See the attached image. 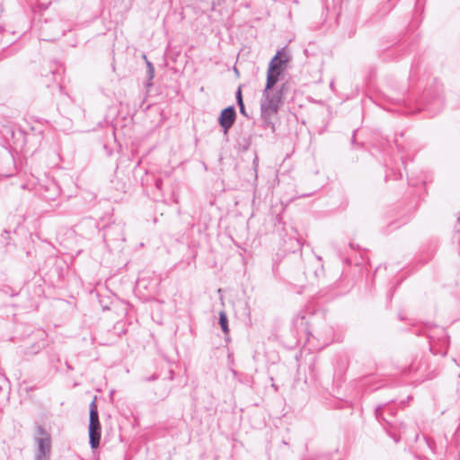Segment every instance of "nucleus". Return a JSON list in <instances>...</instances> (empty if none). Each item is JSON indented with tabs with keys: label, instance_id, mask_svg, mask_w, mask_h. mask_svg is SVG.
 Listing matches in <instances>:
<instances>
[{
	"label": "nucleus",
	"instance_id": "obj_1",
	"mask_svg": "<svg viewBox=\"0 0 460 460\" xmlns=\"http://www.w3.org/2000/svg\"><path fill=\"white\" fill-rule=\"evenodd\" d=\"M273 66L274 65L268 68L266 86L262 92V99L261 102V116L266 121L270 119L271 116L278 112L284 99L283 91L285 84H282L279 89H273L281 74V71L274 70Z\"/></svg>",
	"mask_w": 460,
	"mask_h": 460
},
{
	"label": "nucleus",
	"instance_id": "obj_2",
	"mask_svg": "<svg viewBox=\"0 0 460 460\" xmlns=\"http://www.w3.org/2000/svg\"><path fill=\"white\" fill-rule=\"evenodd\" d=\"M385 411L388 412L393 416L394 411L392 409L386 406L378 405L376 408L375 415L378 420H383L387 424L385 427L387 434L394 439L395 443H398L402 438V434L404 432L405 425L402 421L388 420L384 416Z\"/></svg>",
	"mask_w": 460,
	"mask_h": 460
},
{
	"label": "nucleus",
	"instance_id": "obj_3",
	"mask_svg": "<svg viewBox=\"0 0 460 460\" xmlns=\"http://www.w3.org/2000/svg\"><path fill=\"white\" fill-rule=\"evenodd\" d=\"M34 441L36 443L34 460H49L51 453V436L41 425L36 427Z\"/></svg>",
	"mask_w": 460,
	"mask_h": 460
},
{
	"label": "nucleus",
	"instance_id": "obj_4",
	"mask_svg": "<svg viewBox=\"0 0 460 460\" xmlns=\"http://www.w3.org/2000/svg\"><path fill=\"white\" fill-rule=\"evenodd\" d=\"M89 426H88V434H89V443L92 449H95L100 445L101 436H102V427L99 420V413L98 408L96 404V397L92 401L89 405Z\"/></svg>",
	"mask_w": 460,
	"mask_h": 460
},
{
	"label": "nucleus",
	"instance_id": "obj_5",
	"mask_svg": "<svg viewBox=\"0 0 460 460\" xmlns=\"http://www.w3.org/2000/svg\"><path fill=\"white\" fill-rule=\"evenodd\" d=\"M104 240L107 243L124 242V229L120 224H112L104 229Z\"/></svg>",
	"mask_w": 460,
	"mask_h": 460
},
{
	"label": "nucleus",
	"instance_id": "obj_6",
	"mask_svg": "<svg viewBox=\"0 0 460 460\" xmlns=\"http://www.w3.org/2000/svg\"><path fill=\"white\" fill-rule=\"evenodd\" d=\"M235 119L236 112L234 106H228L222 110L218 118V123L223 128L225 134H227L228 130L232 128Z\"/></svg>",
	"mask_w": 460,
	"mask_h": 460
},
{
	"label": "nucleus",
	"instance_id": "obj_7",
	"mask_svg": "<svg viewBox=\"0 0 460 460\" xmlns=\"http://www.w3.org/2000/svg\"><path fill=\"white\" fill-rule=\"evenodd\" d=\"M288 62V58L286 52L281 49L272 58L269 64V67L274 65V70L282 71V66Z\"/></svg>",
	"mask_w": 460,
	"mask_h": 460
},
{
	"label": "nucleus",
	"instance_id": "obj_8",
	"mask_svg": "<svg viewBox=\"0 0 460 460\" xmlns=\"http://www.w3.org/2000/svg\"><path fill=\"white\" fill-rule=\"evenodd\" d=\"M219 324L224 333L226 334L229 332L227 316L223 311L219 313Z\"/></svg>",
	"mask_w": 460,
	"mask_h": 460
},
{
	"label": "nucleus",
	"instance_id": "obj_9",
	"mask_svg": "<svg viewBox=\"0 0 460 460\" xmlns=\"http://www.w3.org/2000/svg\"><path fill=\"white\" fill-rule=\"evenodd\" d=\"M238 145L242 150H243V151L248 150L251 146V137L243 138L242 141L238 142Z\"/></svg>",
	"mask_w": 460,
	"mask_h": 460
},
{
	"label": "nucleus",
	"instance_id": "obj_10",
	"mask_svg": "<svg viewBox=\"0 0 460 460\" xmlns=\"http://www.w3.org/2000/svg\"><path fill=\"white\" fill-rule=\"evenodd\" d=\"M235 98L237 104H242L243 102L241 87H239L235 93Z\"/></svg>",
	"mask_w": 460,
	"mask_h": 460
},
{
	"label": "nucleus",
	"instance_id": "obj_11",
	"mask_svg": "<svg viewBox=\"0 0 460 460\" xmlns=\"http://www.w3.org/2000/svg\"><path fill=\"white\" fill-rule=\"evenodd\" d=\"M237 105L239 107L240 113L243 116H245L246 118H249V115L246 113V111H245L244 103L243 102L242 104H237Z\"/></svg>",
	"mask_w": 460,
	"mask_h": 460
},
{
	"label": "nucleus",
	"instance_id": "obj_12",
	"mask_svg": "<svg viewBox=\"0 0 460 460\" xmlns=\"http://www.w3.org/2000/svg\"><path fill=\"white\" fill-rule=\"evenodd\" d=\"M154 74H155V68H154V67H152V68H150V69L148 70V76H149V79H150V80H151V79H153V77H154Z\"/></svg>",
	"mask_w": 460,
	"mask_h": 460
},
{
	"label": "nucleus",
	"instance_id": "obj_13",
	"mask_svg": "<svg viewBox=\"0 0 460 460\" xmlns=\"http://www.w3.org/2000/svg\"><path fill=\"white\" fill-rule=\"evenodd\" d=\"M144 58H145V59H146V66H147L148 70H149L150 68L154 67V66L152 65V63H151L150 61H148V60H147V58H146V55H144Z\"/></svg>",
	"mask_w": 460,
	"mask_h": 460
},
{
	"label": "nucleus",
	"instance_id": "obj_14",
	"mask_svg": "<svg viewBox=\"0 0 460 460\" xmlns=\"http://www.w3.org/2000/svg\"><path fill=\"white\" fill-rule=\"evenodd\" d=\"M156 378H157V376H155V375H153V376H151L147 377V378H146V380H147V381H153V380H155Z\"/></svg>",
	"mask_w": 460,
	"mask_h": 460
},
{
	"label": "nucleus",
	"instance_id": "obj_15",
	"mask_svg": "<svg viewBox=\"0 0 460 460\" xmlns=\"http://www.w3.org/2000/svg\"><path fill=\"white\" fill-rule=\"evenodd\" d=\"M393 7H394V5L390 6V7L388 8V11L392 10V8H393Z\"/></svg>",
	"mask_w": 460,
	"mask_h": 460
}]
</instances>
